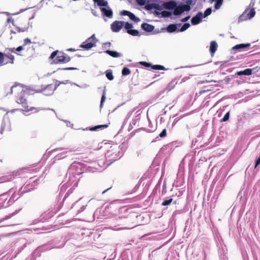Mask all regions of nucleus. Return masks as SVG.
I'll return each instance as SVG.
<instances>
[{"mask_svg": "<svg viewBox=\"0 0 260 260\" xmlns=\"http://www.w3.org/2000/svg\"><path fill=\"white\" fill-rule=\"evenodd\" d=\"M78 68H74V67H67L64 68H58L56 71L59 70H64V71H71V70H77Z\"/></svg>", "mask_w": 260, "mask_h": 260, "instance_id": "57", "label": "nucleus"}, {"mask_svg": "<svg viewBox=\"0 0 260 260\" xmlns=\"http://www.w3.org/2000/svg\"><path fill=\"white\" fill-rule=\"evenodd\" d=\"M98 6L100 7V10L102 8H108L109 7L108 5V3L107 1L104 0L101 2L100 3L98 4Z\"/></svg>", "mask_w": 260, "mask_h": 260, "instance_id": "41", "label": "nucleus"}, {"mask_svg": "<svg viewBox=\"0 0 260 260\" xmlns=\"http://www.w3.org/2000/svg\"><path fill=\"white\" fill-rule=\"evenodd\" d=\"M173 198L171 197H168L166 199L164 200L161 203V205L163 206H167L171 204L173 202Z\"/></svg>", "mask_w": 260, "mask_h": 260, "instance_id": "36", "label": "nucleus"}, {"mask_svg": "<svg viewBox=\"0 0 260 260\" xmlns=\"http://www.w3.org/2000/svg\"><path fill=\"white\" fill-rule=\"evenodd\" d=\"M260 71V67H256L252 69L247 68L246 69L243 71H240L237 72L234 75H231V76H228L226 77L223 80H219V81H216V80H211V81H208L207 80H203V81H200L198 82V84H202L205 83H209L211 82H218L220 83L221 82H222L223 81H225L226 82V84H228L230 80L234 78V77L236 76H250L252 74H255L257 72H258Z\"/></svg>", "mask_w": 260, "mask_h": 260, "instance_id": "2", "label": "nucleus"}, {"mask_svg": "<svg viewBox=\"0 0 260 260\" xmlns=\"http://www.w3.org/2000/svg\"><path fill=\"white\" fill-rule=\"evenodd\" d=\"M260 165V155H259V156L256 159L255 161V166H254V168H256V167L259 166Z\"/></svg>", "mask_w": 260, "mask_h": 260, "instance_id": "64", "label": "nucleus"}, {"mask_svg": "<svg viewBox=\"0 0 260 260\" xmlns=\"http://www.w3.org/2000/svg\"><path fill=\"white\" fill-rule=\"evenodd\" d=\"M140 119V114L137 115L135 119H134L132 121V122H131L129 124V126H128V131L129 132L132 128H133V125H135L137 123V122L138 121H139Z\"/></svg>", "mask_w": 260, "mask_h": 260, "instance_id": "32", "label": "nucleus"}, {"mask_svg": "<svg viewBox=\"0 0 260 260\" xmlns=\"http://www.w3.org/2000/svg\"><path fill=\"white\" fill-rule=\"evenodd\" d=\"M156 128L154 129H147L146 130V128H144V127H141V128H138L137 129H136L134 131H133V132H132L131 134H133L134 133H135L136 132H138L139 131H140V130H144V131H146L147 132H154Z\"/></svg>", "mask_w": 260, "mask_h": 260, "instance_id": "55", "label": "nucleus"}, {"mask_svg": "<svg viewBox=\"0 0 260 260\" xmlns=\"http://www.w3.org/2000/svg\"><path fill=\"white\" fill-rule=\"evenodd\" d=\"M32 189V188H29V186L27 185L25 186L23 189L22 187L20 188L18 191L17 194L20 198L23 194H24L26 192H28L30 191Z\"/></svg>", "mask_w": 260, "mask_h": 260, "instance_id": "26", "label": "nucleus"}, {"mask_svg": "<svg viewBox=\"0 0 260 260\" xmlns=\"http://www.w3.org/2000/svg\"><path fill=\"white\" fill-rule=\"evenodd\" d=\"M177 116H178V114H176V115L173 116V118H174L175 117H176L174 119V120L172 123V128H173L174 127V126L177 123V122L179 120H180L181 118H182L184 116V115H181L179 117H177Z\"/></svg>", "mask_w": 260, "mask_h": 260, "instance_id": "42", "label": "nucleus"}, {"mask_svg": "<svg viewBox=\"0 0 260 260\" xmlns=\"http://www.w3.org/2000/svg\"><path fill=\"white\" fill-rule=\"evenodd\" d=\"M5 54L0 51V67L6 64L8 62L4 63Z\"/></svg>", "mask_w": 260, "mask_h": 260, "instance_id": "43", "label": "nucleus"}, {"mask_svg": "<svg viewBox=\"0 0 260 260\" xmlns=\"http://www.w3.org/2000/svg\"><path fill=\"white\" fill-rule=\"evenodd\" d=\"M176 145V142H173L166 145H164L160 149L161 152L167 151V152L170 153L172 151L173 147Z\"/></svg>", "mask_w": 260, "mask_h": 260, "instance_id": "24", "label": "nucleus"}, {"mask_svg": "<svg viewBox=\"0 0 260 260\" xmlns=\"http://www.w3.org/2000/svg\"><path fill=\"white\" fill-rule=\"evenodd\" d=\"M124 24L123 21L115 20L111 24V29L113 32H119L123 27Z\"/></svg>", "mask_w": 260, "mask_h": 260, "instance_id": "16", "label": "nucleus"}, {"mask_svg": "<svg viewBox=\"0 0 260 260\" xmlns=\"http://www.w3.org/2000/svg\"><path fill=\"white\" fill-rule=\"evenodd\" d=\"M69 175V179L67 182L65 184H62L60 187V192L64 191L66 190L67 187L72 185L73 187H75L77 186L79 179H77L76 177V175L73 174H68Z\"/></svg>", "mask_w": 260, "mask_h": 260, "instance_id": "9", "label": "nucleus"}, {"mask_svg": "<svg viewBox=\"0 0 260 260\" xmlns=\"http://www.w3.org/2000/svg\"><path fill=\"white\" fill-rule=\"evenodd\" d=\"M18 86H21L22 87H25L26 88V90H24L25 91H26L25 93H26V94H27L28 95L31 94L30 93V91H34L35 92V90H36V89H33V88H31L30 86H27V85H25L22 84L21 83H18L17 82H15L14 83V85H12V86H11V87H10V91L9 92H7L6 93V95H8V94H12L13 89L14 88Z\"/></svg>", "mask_w": 260, "mask_h": 260, "instance_id": "14", "label": "nucleus"}, {"mask_svg": "<svg viewBox=\"0 0 260 260\" xmlns=\"http://www.w3.org/2000/svg\"><path fill=\"white\" fill-rule=\"evenodd\" d=\"M105 52L114 58H118L122 56V53L114 50H106L105 51Z\"/></svg>", "mask_w": 260, "mask_h": 260, "instance_id": "27", "label": "nucleus"}, {"mask_svg": "<svg viewBox=\"0 0 260 260\" xmlns=\"http://www.w3.org/2000/svg\"><path fill=\"white\" fill-rule=\"evenodd\" d=\"M195 2H193V0H186L184 5L187 7V8H190V10L191 6H193L195 5Z\"/></svg>", "mask_w": 260, "mask_h": 260, "instance_id": "50", "label": "nucleus"}, {"mask_svg": "<svg viewBox=\"0 0 260 260\" xmlns=\"http://www.w3.org/2000/svg\"><path fill=\"white\" fill-rule=\"evenodd\" d=\"M131 12L127 10H122L120 12V14L121 16H128L129 15Z\"/></svg>", "mask_w": 260, "mask_h": 260, "instance_id": "63", "label": "nucleus"}, {"mask_svg": "<svg viewBox=\"0 0 260 260\" xmlns=\"http://www.w3.org/2000/svg\"><path fill=\"white\" fill-rule=\"evenodd\" d=\"M137 4L140 6L145 5L146 8V4H148L150 0H135Z\"/></svg>", "mask_w": 260, "mask_h": 260, "instance_id": "48", "label": "nucleus"}, {"mask_svg": "<svg viewBox=\"0 0 260 260\" xmlns=\"http://www.w3.org/2000/svg\"><path fill=\"white\" fill-rule=\"evenodd\" d=\"M151 69L154 70H167L168 69H166L165 67L160 64H152Z\"/></svg>", "mask_w": 260, "mask_h": 260, "instance_id": "39", "label": "nucleus"}, {"mask_svg": "<svg viewBox=\"0 0 260 260\" xmlns=\"http://www.w3.org/2000/svg\"><path fill=\"white\" fill-rule=\"evenodd\" d=\"M190 26L188 22H186L183 25L181 23L170 24L167 27H162V31H166L169 33L183 32L187 29Z\"/></svg>", "mask_w": 260, "mask_h": 260, "instance_id": "5", "label": "nucleus"}, {"mask_svg": "<svg viewBox=\"0 0 260 260\" xmlns=\"http://www.w3.org/2000/svg\"><path fill=\"white\" fill-rule=\"evenodd\" d=\"M128 17L131 20L135 22H138L140 21V19L137 17L134 13H132L131 12L128 15Z\"/></svg>", "mask_w": 260, "mask_h": 260, "instance_id": "38", "label": "nucleus"}, {"mask_svg": "<svg viewBox=\"0 0 260 260\" xmlns=\"http://www.w3.org/2000/svg\"><path fill=\"white\" fill-rule=\"evenodd\" d=\"M19 211H20V210H17L15 212H14L13 213L6 216L3 219H2L1 220L0 222H1L2 221H4V220H7V219L11 218L12 216L15 215L17 213H18Z\"/></svg>", "mask_w": 260, "mask_h": 260, "instance_id": "47", "label": "nucleus"}, {"mask_svg": "<svg viewBox=\"0 0 260 260\" xmlns=\"http://www.w3.org/2000/svg\"><path fill=\"white\" fill-rule=\"evenodd\" d=\"M177 78H175L173 79L167 86L165 89H164L163 90L159 92L157 94V96L158 97L160 96L161 94H162L165 90H167L168 92L171 91L172 89H173L175 85L177 84L178 81H176Z\"/></svg>", "mask_w": 260, "mask_h": 260, "instance_id": "19", "label": "nucleus"}, {"mask_svg": "<svg viewBox=\"0 0 260 260\" xmlns=\"http://www.w3.org/2000/svg\"><path fill=\"white\" fill-rule=\"evenodd\" d=\"M69 190L67 192V193L66 194V195L64 196V197H63V198L61 201H60L61 200V199H60L61 193L60 192L59 197L57 199V202L56 205H55V209L57 211H59L62 207L64 201L68 197L69 194L71 192V191L70 193H69ZM62 196V195H61V196Z\"/></svg>", "mask_w": 260, "mask_h": 260, "instance_id": "21", "label": "nucleus"}, {"mask_svg": "<svg viewBox=\"0 0 260 260\" xmlns=\"http://www.w3.org/2000/svg\"><path fill=\"white\" fill-rule=\"evenodd\" d=\"M163 9H171L169 2H164L160 0H150L146 4V9L148 10L161 11Z\"/></svg>", "mask_w": 260, "mask_h": 260, "instance_id": "4", "label": "nucleus"}, {"mask_svg": "<svg viewBox=\"0 0 260 260\" xmlns=\"http://www.w3.org/2000/svg\"><path fill=\"white\" fill-rule=\"evenodd\" d=\"M106 98V86H105L104 87V89L103 91V94H102L101 99V102H100V107L101 109L103 107L104 103L105 101Z\"/></svg>", "mask_w": 260, "mask_h": 260, "instance_id": "35", "label": "nucleus"}, {"mask_svg": "<svg viewBox=\"0 0 260 260\" xmlns=\"http://www.w3.org/2000/svg\"><path fill=\"white\" fill-rule=\"evenodd\" d=\"M250 46V43H242L236 45L232 48L231 53L235 54L238 51L249 47Z\"/></svg>", "mask_w": 260, "mask_h": 260, "instance_id": "20", "label": "nucleus"}, {"mask_svg": "<svg viewBox=\"0 0 260 260\" xmlns=\"http://www.w3.org/2000/svg\"><path fill=\"white\" fill-rule=\"evenodd\" d=\"M101 12L104 16L111 18L113 17V13L112 10L110 8L101 9Z\"/></svg>", "mask_w": 260, "mask_h": 260, "instance_id": "23", "label": "nucleus"}, {"mask_svg": "<svg viewBox=\"0 0 260 260\" xmlns=\"http://www.w3.org/2000/svg\"><path fill=\"white\" fill-rule=\"evenodd\" d=\"M189 11L190 8H187L183 3H180L174 8L173 14L175 16H180L184 12Z\"/></svg>", "mask_w": 260, "mask_h": 260, "instance_id": "13", "label": "nucleus"}, {"mask_svg": "<svg viewBox=\"0 0 260 260\" xmlns=\"http://www.w3.org/2000/svg\"><path fill=\"white\" fill-rule=\"evenodd\" d=\"M131 72L129 69L127 67H124L121 71V74L123 76L128 75L131 74Z\"/></svg>", "mask_w": 260, "mask_h": 260, "instance_id": "45", "label": "nucleus"}, {"mask_svg": "<svg viewBox=\"0 0 260 260\" xmlns=\"http://www.w3.org/2000/svg\"><path fill=\"white\" fill-rule=\"evenodd\" d=\"M218 254L219 255L220 260H228L227 256L228 250L225 245L221 244V247L219 248Z\"/></svg>", "mask_w": 260, "mask_h": 260, "instance_id": "17", "label": "nucleus"}, {"mask_svg": "<svg viewBox=\"0 0 260 260\" xmlns=\"http://www.w3.org/2000/svg\"><path fill=\"white\" fill-rule=\"evenodd\" d=\"M85 170L84 165L81 162H73L69 168L67 174L80 175L83 174Z\"/></svg>", "mask_w": 260, "mask_h": 260, "instance_id": "6", "label": "nucleus"}, {"mask_svg": "<svg viewBox=\"0 0 260 260\" xmlns=\"http://www.w3.org/2000/svg\"><path fill=\"white\" fill-rule=\"evenodd\" d=\"M203 18V13L202 12H198L197 14L191 19V23L193 25H196L202 22Z\"/></svg>", "mask_w": 260, "mask_h": 260, "instance_id": "18", "label": "nucleus"}, {"mask_svg": "<svg viewBox=\"0 0 260 260\" xmlns=\"http://www.w3.org/2000/svg\"><path fill=\"white\" fill-rule=\"evenodd\" d=\"M212 8H208L205 11L203 14V18L206 17L210 15L212 13Z\"/></svg>", "mask_w": 260, "mask_h": 260, "instance_id": "52", "label": "nucleus"}, {"mask_svg": "<svg viewBox=\"0 0 260 260\" xmlns=\"http://www.w3.org/2000/svg\"><path fill=\"white\" fill-rule=\"evenodd\" d=\"M128 34L133 36L138 37H140L141 35V34L139 32L138 30L135 29H132Z\"/></svg>", "mask_w": 260, "mask_h": 260, "instance_id": "46", "label": "nucleus"}, {"mask_svg": "<svg viewBox=\"0 0 260 260\" xmlns=\"http://www.w3.org/2000/svg\"><path fill=\"white\" fill-rule=\"evenodd\" d=\"M124 25L123 27L124 29L126 30V32L127 34H129V32L131 31V30L133 28V24L132 23H129L128 22H124Z\"/></svg>", "mask_w": 260, "mask_h": 260, "instance_id": "30", "label": "nucleus"}, {"mask_svg": "<svg viewBox=\"0 0 260 260\" xmlns=\"http://www.w3.org/2000/svg\"><path fill=\"white\" fill-rule=\"evenodd\" d=\"M5 126H6V123H5L4 120H3L2 121V122L1 124V131H0L1 134H3V133L4 131V129H5Z\"/></svg>", "mask_w": 260, "mask_h": 260, "instance_id": "61", "label": "nucleus"}, {"mask_svg": "<svg viewBox=\"0 0 260 260\" xmlns=\"http://www.w3.org/2000/svg\"><path fill=\"white\" fill-rule=\"evenodd\" d=\"M246 82V79L245 77L242 76V77L239 80H236L235 82L238 85L242 84Z\"/></svg>", "mask_w": 260, "mask_h": 260, "instance_id": "56", "label": "nucleus"}, {"mask_svg": "<svg viewBox=\"0 0 260 260\" xmlns=\"http://www.w3.org/2000/svg\"><path fill=\"white\" fill-rule=\"evenodd\" d=\"M230 115V111H228V112H226V113L224 115L223 118L222 119H221L220 122H225V121H228L229 119Z\"/></svg>", "mask_w": 260, "mask_h": 260, "instance_id": "53", "label": "nucleus"}, {"mask_svg": "<svg viewBox=\"0 0 260 260\" xmlns=\"http://www.w3.org/2000/svg\"><path fill=\"white\" fill-rule=\"evenodd\" d=\"M59 54H64L65 55L64 63L68 62H69L71 60V57H70L69 56H68L67 54H65L64 53H63V52H62L61 51H60L59 52Z\"/></svg>", "mask_w": 260, "mask_h": 260, "instance_id": "60", "label": "nucleus"}, {"mask_svg": "<svg viewBox=\"0 0 260 260\" xmlns=\"http://www.w3.org/2000/svg\"><path fill=\"white\" fill-rule=\"evenodd\" d=\"M161 14L164 17H170L171 15V12L168 11H163Z\"/></svg>", "mask_w": 260, "mask_h": 260, "instance_id": "59", "label": "nucleus"}, {"mask_svg": "<svg viewBox=\"0 0 260 260\" xmlns=\"http://www.w3.org/2000/svg\"><path fill=\"white\" fill-rule=\"evenodd\" d=\"M110 123L108 124H101V125H97L94 126L90 127L89 128H86L85 129H84L83 130H89L90 131H96L98 130L100 128H107L109 126Z\"/></svg>", "mask_w": 260, "mask_h": 260, "instance_id": "25", "label": "nucleus"}, {"mask_svg": "<svg viewBox=\"0 0 260 260\" xmlns=\"http://www.w3.org/2000/svg\"><path fill=\"white\" fill-rule=\"evenodd\" d=\"M139 63L142 66H144L145 67L151 68L152 67V64L151 63L147 62L146 61H143L139 62Z\"/></svg>", "mask_w": 260, "mask_h": 260, "instance_id": "54", "label": "nucleus"}, {"mask_svg": "<svg viewBox=\"0 0 260 260\" xmlns=\"http://www.w3.org/2000/svg\"><path fill=\"white\" fill-rule=\"evenodd\" d=\"M223 0H216L214 1L215 2L214 5V9L215 10H218L222 5Z\"/></svg>", "mask_w": 260, "mask_h": 260, "instance_id": "44", "label": "nucleus"}, {"mask_svg": "<svg viewBox=\"0 0 260 260\" xmlns=\"http://www.w3.org/2000/svg\"><path fill=\"white\" fill-rule=\"evenodd\" d=\"M105 76L106 78L110 81L114 79V77L113 75V71L111 69H108L105 72Z\"/></svg>", "mask_w": 260, "mask_h": 260, "instance_id": "31", "label": "nucleus"}, {"mask_svg": "<svg viewBox=\"0 0 260 260\" xmlns=\"http://www.w3.org/2000/svg\"><path fill=\"white\" fill-rule=\"evenodd\" d=\"M53 84H50L47 85H42L41 88L35 90V92L41 93L43 92L44 94L47 96L51 95L53 94L54 90L52 89Z\"/></svg>", "mask_w": 260, "mask_h": 260, "instance_id": "10", "label": "nucleus"}, {"mask_svg": "<svg viewBox=\"0 0 260 260\" xmlns=\"http://www.w3.org/2000/svg\"><path fill=\"white\" fill-rule=\"evenodd\" d=\"M213 87L212 85H205L203 87V90L199 92L200 94H203L206 92L210 91L213 90Z\"/></svg>", "mask_w": 260, "mask_h": 260, "instance_id": "33", "label": "nucleus"}, {"mask_svg": "<svg viewBox=\"0 0 260 260\" xmlns=\"http://www.w3.org/2000/svg\"><path fill=\"white\" fill-rule=\"evenodd\" d=\"M249 8H247L245 11L239 16L238 18V22L240 23L242 21L250 19L252 18L255 15V11L253 8H251L248 14H246L247 12L249 10Z\"/></svg>", "mask_w": 260, "mask_h": 260, "instance_id": "11", "label": "nucleus"}, {"mask_svg": "<svg viewBox=\"0 0 260 260\" xmlns=\"http://www.w3.org/2000/svg\"><path fill=\"white\" fill-rule=\"evenodd\" d=\"M33 109H36V108L31 107H30L29 109L28 107H27L26 108H24V109H14L12 110L11 112H14L15 111H17V110H21V111H25V112H29L30 111L32 110Z\"/></svg>", "mask_w": 260, "mask_h": 260, "instance_id": "51", "label": "nucleus"}, {"mask_svg": "<svg viewBox=\"0 0 260 260\" xmlns=\"http://www.w3.org/2000/svg\"><path fill=\"white\" fill-rule=\"evenodd\" d=\"M25 92L24 90H22L16 97V102L22 105L23 108L28 107L27 100L25 98Z\"/></svg>", "mask_w": 260, "mask_h": 260, "instance_id": "15", "label": "nucleus"}, {"mask_svg": "<svg viewBox=\"0 0 260 260\" xmlns=\"http://www.w3.org/2000/svg\"><path fill=\"white\" fill-rule=\"evenodd\" d=\"M67 152L68 151H63V152H62L58 154L54 157V159L55 160H59L60 159L65 158L67 156V155L66 154L67 153Z\"/></svg>", "mask_w": 260, "mask_h": 260, "instance_id": "40", "label": "nucleus"}, {"mask_svg": "<svg viewBox=\"0 0 260 260\" xmlns=\"http://www.w3.org/2000/svg\"><path fill=\"white\" fill-rule=\"evenodd\" d=\"M112 206L111 205H107L103 211V216H107L111 212Z\"/></svg>", "mask_w": 260, "mask_h": 260, "instance_id": "37", "label": "nucleus"}, {"mask_svg": "<svg viewBox=\"0 0 260 260\" xmlns=\"http://www.w3.org/2000/svg\"><path fill=\"white\" fill-rule=\"evenodd\" d=\"M141 27L142 29H143V30L147 32H152L155 28L154 25L147 23L146 22L142 23L141 25Z\"/></svg>", "mask_w": 260, "mask_h": 260, "instance_id": "22", "label": "nucleus"}, {"mask_svg": "<svg viewBox=\"0 0 260 260\" xmlns=\"http://www.w3.org/2000/svg\"><path fill=\"white\" fill-rule=\"evenodd\" d=\"M132 217L131 215L114 216L110 218L108 221L109 228L113 230H120L123 229H131L135 226L132 222Z\"/></svg>", "mask_w": 260, "mask_h": 260, "instance_id": "1", "label": "nucleus"}, {"mask_svg": "<svg viewBox=\"0 0 260 260\" xmlns=\"http://www.w3.org/2000/svg\"><path fill=\"white\" fill-rule=\"evenodd\" d=\"M16 27L17 28V31L18 32L27 31L28 29V26L25 27L24 28L20 27L18 26Z\"/></svg>", "mask_w": 260, "mask_h": 260, "instance_id": "58", "label": "nucleus"}, {"mask_svg": "<svg viewBox=\"0 0 260 260\" xmlns=\"http://www.w3.org/2000/svg\"><path fill=\"white\" fill-rule=\"evenodd\" d=\"M135 110V108H134L132 111H129L126 115L124 121H123V124L121 126V129L123 128V127L124 126V125H125V124L127 123L128 119L131 117L133 112Z\"/></svg>", "mask_w": 260, "mask_h": 260, "instance_id": "34", "label": "nucleus"}, {"mask_svg": "<svg viewBox=\"0 0 260 260\" xmlns=\"http://www.w3.org/2000/svg\"><path fill=\"white\" fill-rule=\"evenodd\" d=\"M65 149H67V148H64L63 147H59V148H57L54 149L53 150H51L48 151V152L47 153H45V154H44L43 156V158L47 159H48V158L49 157V156L52 153H53L55 151H61V150H65Z\"/></svg>", "mask_w": 260, "mask_h": 260, "instance_id": "29", "label": "nucleus"}, {"mask_svg": "<svg viewBox=\"0 0 260 260\" xmlns=\"http://www.w3.org/2000/svg\"><path fill=\"white\" fill-rule=\"evenodd\" d=\"M98 40L95 38V34H93L87 38L80 46V47L84 49L85 50H89L92 47L96 46Z\"/></svg>", "mask_w": 260, "mask_h": 260, "instance_id": "7", "label": "nucleus"}, {"mask_svg": "<svg viewBox=\"0 0 260 260\" xmlns=\"http://www.w3.org/2000/svg\"><path fill=\"white\" fill-rule=\"evenodd\" d=\"M167 136V130L166 129H164L161 131V132L159 134V136L161 138H165Z\"/></svg>", "mask_w": 260, "mask_h": 260, "instance_id": "62", "label": "nucleus"}, {"mask_svg": "<svg viewBox=\"0 0 260 260\" xmlns=\"http://www.w3.org/2000/svg\"><path fill=\"white\" fill-rule=\"evenodd\" d=\"M17 191L16 187H12L8 191L2 193L0 195V197H4L6 196H9L11 194L12 196L10 199L7 201V199H5L4 201L0 203V207L1 208H7L10 205H12L15 201L17 200L19 197L16 193Z\"/></svg>", "mask_w": 260, "mask_h": 260, "instance_id": "3", "label": "nucleus"}, {"mask_svg": "<svg viewBox=\"0 0 260 260\" xmlns=\"http://www.w3.org/2000/svg\"><path fill=\"white\" fill-rule=\"evenodd\" d=\"M217 47L218 44L215 41H212L211 42L209 50L212 56L214 54L215 52L217 50Z\"/></svg>", "mask_w": 260, "mask_h": 260, "instance_id": "28", "label": "nucleus"}, {"mask_svg": "<svg viewBox=\"0 0 260 260\" xmlns=\"http://www.w3.org/2000/svg\"><path fill=\"white\" fill-rule=\"evenodd\" d=\"M5 56L6 57L8 58L9 59H10V60L9 61H8V63H14V55L11 54L10 53H5Z\"/></svg>", "mask_w": 260, "mask_h": 260, "instance_id": "49", "label": "nucleus"}, {"mask_svg": "<svg viewBox=\"0 0 260 260\" xmlns=\"http://www.w3.org/2000/svg\"><path fill=\"white\" fill-rule=\"evenodd\" d=\"M58 53H59V51L58 50H55L51 53L49 57V59L52 60L50 62L51 64L64 63L65 55L61 54V55H58L57 56Z\"/></svg>", "mask_w": 260, "mask_h": 260, "instance_id": "8", "label": "nucleus"}, {"mask_svg": "<svg viewBox=\"0 0 260 260\" xmlns=\"http://www.w3.org/2000/svg\"><path fill=\"white\" fill-rule=\"evenodd\" d=\"M202 137V136L199 135L198 136L197 138H196L195 140V142H199L198 145L200 148L207 147L208 148H212L213 147L216 146L215 144H211L210 146H209L210 143L213 140L214 138V136L211 135L210 137V138L208 139L207 141L204 143H202L201 140L200 141V139H201Z\"/></svg>", "mask_w": 260, "mask_h": 260, "instance_id": "12", "label": "nucleus"}]
</instances>
